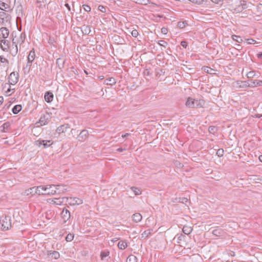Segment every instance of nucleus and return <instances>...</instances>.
<instances>
[{
  "mask_svg": "<svg viewBox=\"0 0 262 262\" xmlns=\"http://www.w3.org/2000/svg\"><path fill=\"white\" fill-rule=\"evenodd\" d=\"M13 37L12 43L14 45V47L11 49V54L13 56H15L18 52V45L20 46L23 44L26 38V34L25 32H18L17 34L16 32H13L12 33Z\"/></svg>",
  "mask_w": 262,
  "mask_h": 262,
  "instance_id": "f257e3e1",
  "label": "nucleus"
},
{
  "mask_svg": "<svg viewBox=\"0 0 262 262\" xmlns=\"http://www.w3.org/2000/svg\"><path fill=\"white\" fill-rule=\"evenodd\" d=\"M56 188L55 185L39 186L38 195H54L56 193Z\"/></svg>",
  "mask_w": 262,
  "mask_h": 262,
  "instance_id": "f03ea898",
  "label": "nucleus"
},
{
  "mask_svg": "<svg viewBox=\"0 0 262 262\" xmlns=\"http://www.w3.org/2000/svg\"><path fill=\"white\" fill-rule=\"evenodd\" d=\"M16 0H14L12 4L11 0H0V9L5 11H11L15 4Z\"/></svg>",
  "mask_w": 262,
  "mask_h": 262,
  "instance_id": "7ed1b4c3",
  "label": "nucleus"
},
{
  "mask_svg": "<svg viewBox=\"0 0 262 262\" xmlns=\"http://www.w3.org/2000/svg\"><path fill=\"white\" fill-rule=\"evenodd\" d=\"M35 53L34 49H32L29 53L27 57V62L25 67L24 68L25 73H28L31 69L32 62L35 59Z\"/></svg>",
  "mask_w": 262,
  "mask_h": 262,
  "instance_id": "20e7f679",
  "label": "nucleus"
},
{
  "mask_svg": "<svg viewBox=\"0 0 262 262\" xmlns=\"http://www.w3.org/2000/svg\"><path fill=\"white\" fill-rule=\"evenodd\" d=\"M204 104V102L201 100L194 99L191 97H188L185 103V105L189 108H194L201 107Z\"/></svg>",
  "mask_w": 262,
  "mask_h": 262,
  "instance_id": "39448f33",
  "label": "nucleus"
},
{
  "mask_svg": "<svg viewBox=\"0 0 262 262\" xmlns=\"http://www.w3.org/2000/svg\"><path fill=\"white\" fill-rule=\"evenodd\" d=\"M64 202L71 206L79 205L82 204L83 201L81 199L74 197H63L61 198Z\"/></svg>",
  "mask_w": 262,
  "mask_h": 262,
  "instance_id": "423d86ee",
  "label": "nucleus"
},
{
  "mask_svg": "<svg viewBox=\"0 0 262 262\" xmlns=\"http://www.w3.org/2000/svg\"><path fill=\"white\" fill-rule=\"evenodd\" d=\"M3 230H7L11 227V222L10 216H2L0 220Z\"/></svg>",
  "mask_w": 262,
  "mask_h": 262,
  "instance_id": "0eeeda50",
  "label": "nucleus"
},
{
  "mask_svg": "<svg viewBox=\"0 0 262 262\" xmlns=\"http://www.w3.org/2000/svg\"><path fill=\"white\" fill-rule=\"evenodd\" d=\"M19 80V74L18 73L13 72L10 73L9 76V83L10 85H15Z\"/></svg>",
  "mask_w": 262,
  "mask_h": 262,
  "instance_id": "6e6552de",
  "label": "nucleus"
},
{
  "mask_svg": "<svg viewBox=\"0 0 262 262\" xmlns=\"http://www.w3.org/2000/svg\"><path fill=\"white\" fill-rule=\"evenodd\" d=\"M53 141L50 140H38L35 141V144L39 147L47 148L53 144Z\"/></svg>",
  "mask_w": 262,
  "mask_h": 262,
  "instance_id": "1a4fd4ad",
  "label": "nucleus"
},
{
  "mask_svg": "<svg viewBox=\"0 0 262 262\" xmlns=\"http://www.w3.org/2000/svg\"><path fill=\"white\" fill-rule=\"evenodd\" d=\"M39 186L37 187H33L32 188H29L26 190L23 194L25 195H29L30 194L34 195V194H38V190H39Z\"/></svg>",
  "mask_w": 262,
  "mask_h": 262,
  "instance_id": "9d476101",
  "label": "nucleus"
},
{
  "mask_svg": "<svg viewBox=\"0 0 262 262\" xmlns=\"http://www.w3.org/2000/svg\"><path fill=\"white\" fill-rule=\"evenodd\" d=\"M9 34L8 29L6 27H2L0 29V39H6Z\"/></svg>",
  "mask_w": 262,
  "mask_h": 262,
  "instance_id": "9b49d317",
  "label": "nucleus"
},
{
  "mask_svg": "<svg viewBox=\"0 0 262 262\" xmlns=\"http://www.w3.org/2000/svg\"><path fill=\"white\" fill-rule=\"evenodd\" d=\"M16 13L17 14V20L21 18L24 15L23 6L21 4L18 5L16 8Z\"/></svg>",
  "mask_w": 262,
  "mask_h": 262,
  "instance_id": "f8f14e48",
  "label": "nucleus"
},
{
  "mask_svg": "<svg viewBox=\"0 0 262 262\" xmlns=\"http://www.w3.org/2000/svg\"><path fill=\"white\" fill-rule=\"evenodd\" d=\"M9 44L10 42L8 40L3 39L1 40L0 46L3 51H6L9 48Z\"/></svg>",
  "mask_w": 262,
  "mask_h": 262,
  "instance_id": "ddd939ff",
  "label": "nucleus"
},
{
  "mask_svg": "<svg viewBox=\"0 0 262 262\" xmlns=\"http://www.w3.org/2000/svg\"><path fill=\"white\" fill-rule=\"evenodd\" d=\"M56 186V193L60 194L68 190V187L66 185H57Z\"/></svg>",
  "mask_w": 262,
  "mask_h": 262,
  "instance_id": "4468645a",
  "label": "nucleus"
},
{
  "mask_svg": "<svg viewBox=\"0 0 262 262\" xmlns=\"http://www.w3.org/2000/svg\"><path fill=\"white\" fill-rule=\"evenodd\" d=\"M260 86H262V80H251L248 84V86L252 88Z\"/></svg>",
  "mask_w": 262,
  "mask_h": 262,
  "instance_id": "2eb2a0df",
  "label": "nucleus"
},
{
  "mask_svg": "<svg viewBox=\"0 0 262 262\" xmlns=\"http://www.w3.org/2000/svg\"><path fill=\"white\" fill-rule=\"evenodd\" d=\"M88 131L85 129L82 130L78 136L79 141H84L88 138Z\"/></svg>",
  "mask_w": 262,
  "mask_h": 262,
  "instance_id": "dca6fc26",
  "label": "nucleus"
},
{
  "mask_svg": "<svg viewBox=\"0 0 262 262\" xmlns=\"http://www.w3.org/2000/svg\"><path fill=\"white\" fill-rule=\"evenodd\" d=\"M212 233L214 235L216 236H223L225 234L224 231L220 228L214 229L212 230Z\"/></svg>",
  "mask_w": 262,
  "mask_h": 262,
  "instance_id": "f3484780",
  "label": "nucleus"
},
{
  "mask_svg": "<svg viewBox=\"0 0 262 262\" xmlns=\"http://www.w3.org/2000/svg\"><path fill=\"white\" fill-rule=\"evenodd\" d=\"M48 255L51 258L57 259L59 256L60 254L58 252L56 251H50L48 252Z\"/></svg>",
  "mask_w": 262,
  "mask_h": 262,
  "instance_id": "a211bd4d",
  "label": "nucleus"
},
{
  "mask_svg": "<svg viewBox=\"0 0 262 262\" xmlns=\"http://www.w3.org/2000/svg\"><path fill=\"white\" fill-rule=\"evenodd\" d=\"M49 203L51 204H55L57 205H61L62 203L64 202L63 200L60 199H49L48 201Z\"/></svg>",
  "mask_w": 262,
  "mask_h": 262,
  "instance_id": "6ab92c4d",
  "label": "nucleus"
},
{
  "mask_svg": "<svg viewBox=\"0 0 262 262\" xmlns=\"http://www.w3.org/2000/svg\"><path fill=\"white\" fill-rule=\"evenodd\" d=\"M247 8L246 2L245 1H242L240 2L239 4L237 6V11L238 12L242 11Z\"/></svg>",
  "mask_w": 262,
  "mask_h": 262,
  "instance_id": "aec40b11",
  "label": "nucleus"
},
{
  "mask_svg": "<svg viewBox=\"0 0 262 262\" xmlns=\"http://www.w3.org/2000/svg\"><path fill=\"white\" fill-rule=\"evenodd\" d=\"M44 98L47 102H51L53 99V94L51 92H48L45 94Z\"/></svg>",
  "mask_w": 262,
  "mask_h": 262,
  "instance_id": "412c9836",
  "label": "nucleus"
},
{
  "mask_svg": "<svg viewBox=\"0 0 262 262\" xmlns=\"http://www.w3.org/2000/svg\"><path fill=\"white\" fill-rule=\"evenodd\" d=\"M10 126V123L9 122H5L0 126V131L2 132H6L8 130Z\"/></svg>",
  "mask_w": 262,
  "mask_h": 262,
  "instance_id": "4be33fe9",
  "label": "nucleus"
},
{
  "mask_svg": "<svg viewBox=\"0 0 262 262\" xmlns=\"http://www.w3.org/2000/svg\"><path fill=\"white\" fill-rule=\"evenodd\" d=\"M132 218L134 222L136 223H138L141 221L142 216L141 214L139 213H136L133 215Z\"/></svg>",
  "mask_w": 262,
  "mask_h": 262,
  "instance_id": "5701e85b",
  "label": "nucleus"
},
{
  "mask_svg": "<svg viewBox=\"0 0 262 262\" xmlns=\"http://www.w3.org/2000/svg\"><path fill=\"white\" fill-rule=\"evenodd\" d=\"M62 216L65 221L69 220V219L70 217V211L67 209H63L62 212Z\"/></svg>",
  "mask_w": 262,
  "mask_h": 262,
  "instance_id": "b1692460",
  "label": "nucleus"
},
{
  "mask_svg": "<svg viewBox=\"0 0 262 262\" xmlns=\"http://www.w3.org/2000/svg\"><path fill=\"white\" fill-rule=\"evenodd\" d=\"M152 231V229H148L143 232V233L141 234V238L145 239L148 237V236L151 234Z\"/></svg>",
  "mask_w": 262,
  "mask_h": 262,
  "instance_id": "393cba45",
  "label": "nucleus"
},
{
  "mask_svg": "<svg viewBox=\"0 0 262 262\" xmlns=\"http://www.w3.org/2000/svg\"><path fill=\"white\" fill-rule=\"evenodd\" d=\"M21 110V106L20 105H16L12 108V112L14 114H17Z\"/></svg>",
  "mask_w": 262,
  "mask_h": 262,
  "instance_id": "a878e982",
  "label": "nucleus"
},
{
  "mask_svg": "<svg viewBox=\"0 0 262 262\" xmlns=\"http://www.w3.org/2000/svg\"><path fill=\"white\" fill-rule=\"evenodd\" d=\"M118 248L120 249L123 250L127 246V243L124 241H120L118 244Z\"/></svg>",
  "mask_w": 262,
  "mask_h": 262,
  "instance_id": "bb28decb",
  "label": "nucleus"
},
{
  "mask_svg": "<svg viewBox=\"0 0 262 262\" xmlns=\"http://www.w3.org/2000/svg\"><path fill=\"white\" fill-rule=\"evenodd\" d=\"M231 38L233 40L238 43H241L243 41L241 36L236 35H232Z\"/></svg>",
  "mask_w": 262,
  "mask_h": 262,
  "instance_id": "cd10ccee",
  "label": "nucleus"
},
{
  "mask_svg": "<svg viewBox=\"0 0 262 262\" xmlns=\"http://www.w3.org/2000/svg\"><path fill=\"white\" fill-rule=\"evenodd\" d=\"M105 83L107 85H113L116 83L115 78H110L105 80Z\"/></svg>",
  "mask_w": 262,
  "mask_h": 262,
  "instance_id": "c85d7f7f",
  "label": "nucleus"
},
{
  "mask_svg": "<svg viewBox=\"0 0 262 262\" xmlns=\"http://www.w3.org/2000/svg\"><path fill=\"white\" fill-rule=\"evenodd\" d=\"M192 230V228L190 227L184 226L183 228V233L187 235L189 234L191 232Z\"/></svg>",
  "mask_w": 262,
  "mask_h": 262,
  "instance_id": "c756f323",
  "label": "nucleus"
},
{
  "mask_svg": "<svg viewBox=\"0 0 262 262\" xmlns=\"http://www.w3.org/2000/svg\"><path fill=\"white\" fill-rule=\"evenodd\" d=\"M0 62L4 64V66L8 67L9 66L8 60L3 56H0Z\"/></svg>",
  "mask_w": 262,
  "mask_h": 262,
  "instance_id": "7c9ffc66",
  "label": "nucleus"
},
{
  "mask_svg": "<svg viewBox=\"0 0 262 262\" xmlns=\"http://www.w3.org/2000/svg\"><path fill=\"white\" fill-rule=\"evenodd\" d=\"M82 31L85 34H89L91 32V29L89 26H83L82 27Z\"/></svg>",
  "mask_w": 262,
  "mask_h": 262,
  "instance_id": "2f4dec72",
  "label": "nucleus"
},
{
  "mask_svg": "<svg viewBox=\"0 0 262 262\" xmlns=\"http://www.w3.org/2000/svg\"><path fill=\"white\" fill-rule=\"evenodd\" d=\"M247 76L248 78H253L254 77H258L257 75L256 74L255 72L254 71H250L247 74Z\"/></svg>",
  "mask_w": 262,
  "mask_h": 262,
  "instance_id": "473e14b6",
  "label": "nucleus"
},
{
  "mask_svg": "<svg viewBox=\"0 0 262 262\" xmlns=\"http://www.w3.org/2000/svg\"><path fill=\"white\" fill-rule=\"evenodd\" d=\"M7 15V13L5 12H0V23H3L5 21V18L6 17Z\"/></svg>",
  "mask_w": 262,
  "mask_h": 262,
  "instance_id": "72a5a7b5",
  "label": "nucleus"
},
{
  "mask_svg": "<svg viewBox=\"0 0 262 262\" xmlns=\"http://www.w3.org/2000/svg\"><path fill=\"white\" fill-rule=\"evenodd\" d=\"M131 189L134 192L135 195H138L141 194V191L138 188L132 187Z\"/></svg>",
  "mask_w": 262,
  "mask_h": 262,
  "instance_id": "f704fd0d",
  "label": "nucleus"
},
{
  "mask_svg": "<svg viewBox=\"0 0 262 262\" xmlns=\"http://www.w3.org/2000/svg\"><path fill=\"white\" fill-rule=\"evenodd\" d=\"M137 258L133 255H129L127 258V262H135Z\"/></svg>",
  "mask_w": 262,
  "mask_h": 262,
  "instance_id": "c9c22d12",
  "label": "nucleus"
},
{
  "mask_svg": "<svg viewBox=\"0 0 262 262\" xmlns=\"http://www.w3.org/2000/svg\"><path fill=\"white\" fill-rule=\"evenodd\" d=\"M74 238V235L71 233L68 234L67 236L66 237V240L67 242H71Z\"/></svg>",
  "mask_w": 262,
  "mask_h": 262,
  "instance_id": "e433bc0d",
  "label": "nucleus"
},
{
  "mask_svg": "<svg viewBox=\"0 0 262 262\" xmlns=\"http://www.w3.org/2000/svg\"><path fill=\"white\" fill-rule=\"evenodd\" d=\"M208 131L210 133L214 134L216 131V128L215 126H210L208 128Z\"/></svg>",
  "mask_w": 262,
  "mask_h": 262,
  "instance_id": "4c0bfd02",
  "label": "nucleus"
},
{
  "mask_svg": "<svg viewBox=\"0 0 262 262\" xmlns=\"http://www.w3.org/2000/svg\"><path fill=\"white\" fill-rule=\"evenodd\" d=\"M64 125H61L60 126H59L58 127H57V128L56 129L57 133L58 134H60L61 133L64 132Z\"/></svg>",
  "mask_w": 262,
  "mask_h": 262,
  "instance_id": "58836bf2",
  "label": "nucleus"
},
{
  "mask_svg": "<svg viewBox=\"0 0 262 262\" xmlns=\"http://www.w3.org/2000/svg\"><path fill=\"white\" fill-rule=\"evenodd\" d=\"M109 252H102L101 253V258L102 259H103L105 257H107L108 255Z\"/></svg>",
  "mask_w": 262,
  "mask_h": 262,
  "instance_id": "ea45409f",
  "label": "nucleus"
},
{
  "mask_svg": "<svg viewBox=\"0 0 262 262\" xmlns=\"http://www.w3.org/2000/svg\"><path fill=\"white\" fill-rule=\"evenodd\" d=\"M246 40L248 44H254L256 42V40L252 38L246 39Z\"/></svg>",
  "mask_w": 262,
  "mask_h": 262,
  "instance_id": "a19ab883",
  "label": "nucleus"
},
{
  "mask_svg": "<svg viewBox=\"0 0 262 262\" xmlns=\"http://www.w3.org/2000/svg\"><path fill=\"white\" fill-rule=\"evenodd\" d=\"M131 34L133 37H137L139 35V33L137 30L135 29L132 31Z\"/></svg>",
  "mask_w": 262,
  "mask_h": 262,
  "instance_id": "79ce46f5",
  "label": "nucleus"
},
{
  "mask_svg": "<svg viewBox=\"0 0 262 262\" xmlns=\"http://www.w3.org/2000/svg\"><path fill=\"white\" fill-rule=\"evenodd\" d=\"M83 9L86 12H90L91 10V7L87 5H83L82 6Z\"/></svg>",
  "mask_w": 262,
  "mask_h": 262,
  "instance_id": "37998d69",
  "label": "nucleus"
},
{
  "mask_svg": "<svg viewBox=\"0 0 262 262\" xmlns=\"http://www.w3.org/2000/svg\"><path fill=\"white\" fill-rule=\"evenodd\" d=\"M98 9L102 12H105L106 11V8H105V7H104L103 6H102V5H99L98 7Z\"/></svg>",
  "mask_w": 262,
  "mask_h": 262,
  "instance_id": "c03bdc74",
  "label": "nucleus"
},
{
  "mask_svg": "<svg viewBox=\"0 0 262 262\" xmlns=\"http://www.w3.org/2000/svg\"><path fill=\"white\" fill-rule=\"evenodd\" d=\"M186 23L185 21L179 22L178 24V26L180 28H183L185 27Z\"/></svg>",
  "mask_w": 262,
  "mask_h": 262,
  "instance_id": "a18cd8bd",
  "label": "nucleus"
},
{
  "mask_svg": "<svg viewBox=\"0 0 262 262\" xmlns=\"http://www.w3.org/2000/svg\"><path fill=\"white\" fill-rule=\"evenodd\" d=\"M224 150L223 149H219L217 152L216 154L219 157H222L223 155Z\"/></svg>",
  "mask_w": 262,
  "mask_h": 262,
  "instance_id": "49530a36",
  "label": "nucleus"
},
{
  "mask_svg": "<svg viewBox=\"0 0 262 262\" xmlns=\"http://www.w3.org/2000/svg\"><path fill=\"white\" fill-rule=\"evenodd\" d=\"M204 71L206 72L207 73H210V74H212L211 72L212 71H213V69H212L210 68H208V67H204Z\"/></svg>",
  "mask_w": 262,
  "mask_h": 262,
  "instance_id": "de8ad7c7",
  "label": "nucleus"
},
{
  "mask_svg": "<svg viewBox=\"0 0 262 262\" xmlns=\"http://www.w3.org/2000/svg\"><path fill=\"white\" fill-rule=\"evenodd\" d=\"M45 117H41L39 119V122L41 123V125H45L46 123V121H44Z\"/></svg>",
  "mask_w": 262,
  "mask_h": 262,
  "instance_id": "09e8293b",
  "label": "nucleus"
},
{
  "mask_svg": "<svg viewBox=\"0 0 262 262\" xmlns=\"http://www.w3.org/2000/svg\"><path fill=\"white\" fill-rule=\"evenodd\" d=\"M187 45V42L185 41H182L181 42V45L185 48H186Z\"/></svg>",
  "mask_w": 262,
  "mask_h": 262,
  "instance_id": "8fccbe9b",
  "label": "nucleus"
},
{
  "mask_svg": "<svg viewBox=\"0 0 262 262\" xmlns=\"http://www.w3.org/2000/svg\"><path fill=\"white\" fill-rule=\"evenodd\" d=\"M159 44L161 46L165 47L166 45H167V42L164 40L159 41Z\"/></svg>",
  "mask_w": 262,
  "mask_h": 262,
  "instance_id": "3c124183",
  "label": "nucleus"
},
{
  "mask_svg": "<svg viewBox=\"0 0 262 262\" xmlns=\"http://www.w3.org/2000/svg\"><path fill=\"white\" fill-rule=\"evenodd\" d=\"M161 32L163 34H166L168 32L167 29L165 28H162L161 29Z\"/></svg>",
  "mask_w": 262,
  "mask_h": 262,
  "instance_id": "603ef678",
  "label": "nucleus"
},
{
  "mask_svg": "<svg viewBox=\"0 0 262 262\" xmlns=\"http://www.w3.org/2000/svg\"><path fill=\"white\" fill-rule=\"evenodd\" d=\"M180 200H181L182 201H181L182 203H186L188 202V199L187 198H182V199H180Z\"/></svg>",
  "mask_w": 262,
  "mask_h": 262,
  "instance_id": "864d4df0",
  "label": "nucleus"
},
{
  "mask_svg": "<svg viewBox=\"0 0 262 262\" xmlns=\"http://www.w3.org/2000/svg\"><path fill=\"white\" fill-rule=\"evenodd\" d=\"M11 89H10V88H8L7 89V90L5 92V93L8 95H10V94H9V93L11 92Z\"/></svg>",
  "mask_w": 262,
  "mask_h": 262,
  "instance_id": "5fc2aeb1",
  "label": "nucleus"
},
{
  "mask_svg": "<svg viewBox=\"0 0 262 262\" xmlns=\"http://www.w3.org/2000/svg\"><path fill=\"white\" fill-rule=\"evenodd\" d=\"M211 1L215 4H219L221 1V0H211Z\"/></svg>",
  "mask_w": 262,
  "mask_h": 262,
  "instance_id": "6e6d98bb",
  "label": "nucleus"
},
{
  "mask_svg": "<svg viewBox=\"0 0 262 262\" xmlns=\"http://www.w3.org/2000/svg\"><path fill=\"white\" fill-rule=\"evenodd\" d=\"M4 101V98L2 96L0 97V105L3 103Z\"/></svg>",
  "mask_w": 262,
  "mask_h": 262,
  "instance_id": "4d7b16f0",
  "label": "nucleus"
},
{
  "mask_svg": "<svg viewBox=\"0 0 262 262\" xmlns=\"http://www.w3.org/2000/svg\"><path fill=\"white\" fill-rule=\"evenodd\" d=\"M129 135H130V134H129V133H126V134H125L124 135H122V138H125V137H127V136H129Z\"/></svg>",
  "mask_w": 262,
  "mask_h": 262,
  "instance_id": "13d9d810",
  "label": "nucleus"
},
{
  "mask_svg": "<svg viewBox=\"0 0 262 262\" xmlns=\"http://www.w3.org/2000/svg\"><path fill=\"white\" fill-rule=\"evenodd\" d=\"M124 149L122 148H119L117 149V151H119V152H122L124 150Z\"/></svg>",
  "mask_w": 262,
  "mask_h": 262,
  "instance_id": "bf43d9fd",
  "label": "nucleus"
},
{
  "mask_svg": "<svg viewBox=\"0 0 262 262\" xmlns=\"http://www.w3.org/2000/svg\"><path fill=\"white\" fill-rule=\"evenodd\" d=\"M65 6L68 9V10H70V6L68 4H66Z\"/></svg>",
  "mask_w": 262,
  "mask_h": 262,
  "instance_id": "052dcab7",
  "label": "nucleus"
},
{
  "mask_svg": "<svg viewBox=\"0 0 262 262\" xmlns=\"http://www.w3.org/2000/svg\"><path fill=\"white\" fill-rule=\"evenodd\" d=\"M118 239H119V238H113V239L112 240V242L113 243H114V242H115L117 241Z\"/></svg>",
  "mask_w": 262,
  "mask_h": 262,
  "instance_id": "680f3d73",
  "label": "nucleus"
},
{
  "mask_svg": "<svg viewBox=\"0 0 262 262\" xmlns=\"http://www.w3.org/2000/svg\"><path fill=\"white\" fill-rule=\"evenodd\" d=\"M257 180H259L260 181H261L262 182V176H259L258 177V178H257Z\"/></svg>",
  "mask_w": 262,
  "mask_h": 262,
  "instance_id": "e2e57ef3",
  "label": "nucleus"
},
{
  "mask_svg": "<svg viewBox=\"0 0 262 262\" xmlns=\"http://www.w3.org/2000/svg\"><path fill=\"white\" fill-rule=\"evenodd\" d=\"M259 160L261 162H262V155L259 156Z\"/></svg>",
  "mask_w": 262,
  "mask_h": 262,
  "instance_id": "0e129e2a",
  "label": "nucleus"
},
{
  "mask_svg": "<svg viewBox=\"0 0 262 262\" xmlns=\"http://www.w3.org/2000/svg\"><path fill=\"white\" fill-rule=\"evenodd\" d=\"M257 57H258V58H260V57H262V53L258 54H257Z\"/></svg>",
  "mask_w": 262,
  "mask_h": 262,
  "instance_id": "69168bd1",
  "label": "nucleus"
},
{
  "mask_svg": "<svg viewBox=\"0 0 262 262\" xmlns=\"http://www.w3.org/2000/svg\"><path fill=\"white\" fill-rule=\"evenodd\" d=\"M261 117V115H256V117L257 118H260Z\"/></svg>",
  "mask_w": 262,
  "mask_h": 262,
  "instance_id": "338daca9",
  "label": "nucleus"
},
{
  "mask_svg": "<svg viewBox=\"0 0 262 262\" xmlns=\"http://www.w3.org/2000/svg\"><path fill=\"white\" fill-rule=\"evenodd\" d=\"M232 254H231V256H235L234 252H232Z\"/></svg>",
  "mask_w": 262,
  "mask_h": 262,
  "instance_id": "774afa93",
  "label": "nucleus"
}]
</instances>
